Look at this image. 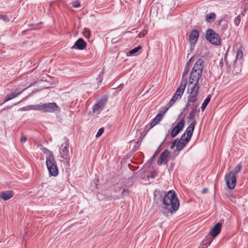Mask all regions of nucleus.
I'll return each mask as SVG.
<instances>
[{
    "instance_id": "f257e3e1",
    "label": "nucleus",
    "mask_w": 248,
    "mask_h": 248,
    "mask_svg": "<svg viewBox=\"0 0 248 248\" xmlns=\"http://www.w3.org/2000/svg\"><path fill=\"white\" fill-rule=\"evenodd\" d=\"M203 60L199 59L191 71L189 81L187 84V93L189 94L188 103H195L198 100L199 94V81L202 75L203 68Z\"/></svg>"
},
{
    "instance_id": "f03ea898",
    "label": "nucleus",
    "mask_w": 248,
    "mask_h": 248,
    "mask_svg": "<svg viewBox=\"0 0 248 248\" xmlns=\"http://www.w3.org/2000/svg\"><path fill=\"white\" fill-rule=\"evenodd\" d=\"M154 200L158 203L162 202L165 205L164 208L170 212L176 211L179 207V202L175 192L170 190L168 192L155 190L154 192Z\"/></svg>"
},
{
    "instance_id": "7ed1b4c3",
    "label": "nucleus",
    "mask_w": 248,
    "mask_h": 248,
    "mask_svg": "<svg viewBox=\"0 0 248 248\" xmlns=\"http://www.w3.org/2000/svg\"><path fill=\"white\" fill-rule=\"evenodd\" d=\"M38 109L49 113H53L56 111L60 112V107L54 102L39 105Z\"/></svg>"
},
{
    "instance_id": "20e7f679",
    "label": "nucleus",
    "mask_w": 248,
    "mask_h": 248,
    "mask_svg": "<svg viewBox=\"0 0 248 248\" xmlns=\"http://www.w3.org/2000/svg\"><path fill=\"white\" fill-rule=\"evenodd\" d=\"M206 39L214 45H219L220 44L219 35L212 29H208L206 31Z\"/></svg>"
},
{
    "instance_id": "39448f33",
    "label": "nucleus",
    "mask_w": 248,
    "mask_h": 248,
    "mask_svg": "<svg viewBox=\"0 0 248 248\" xmlns=\"http://www.w3.org/2000/svg\"><path fill=\"white\" fill-rule=\"evenodd\" d=\"M69 140L68 139H64V142L60 147L59 153L61 158L65 160H69L70 156L69 154Z\"/></svg>"
},
{
    "instance_id": "423d86ee",
    "label": "nucleus",
    "mask_w": 248,
    "mask_h": 248,
    "mask_svg": "<svg viewBox=\"0 0 248 248\" xmlns=\"http://www.w3.org/2000/svg\"><path fill=\"white\" fill-rule=\"evenodd\" d=\"M46 163L49 175L53 176H57L58 175V168L55 159L53 160H48L46 161Z\"/></svg>"
},
{
    "instance_id": "0eeeda50",
    "label": "nucleus",
    "mask_w": 248,
    "mask_h": 248,
    "mask_svg": "<svg viewBox=\"0 0 248 248\" xmlns=\"http://www.w3.org/2000/svg\"><path fill=\"white\" fill-rule=\"evenodd\" d=\"M225 181L228 188L233 189L236 183V175L233 174L232 172H229L225 176Z\"/></svg>"
},
{
    "instance_id": "6e6552de",
    "label": "nucleus",
    "mask_w": 248,
    "mask_h": 248,
    "mask_svg": "<svg viewBox=\"0 0 248 248\" xmlns=\"http://www.w3.org/2000/svg\"><path fill=\"white\" fill-rule=\"evenodd\" d=\"M185 124V121L183 119L178 122L177 124L174 126L170 132V136L171 138L175 137L183 129Z\"/></svg>"
},
{
    "instance_id": "1a4fd4ad",
    "label": "nucleus",
    "mask_w": 248,
    "mask_h": 248,
    "mask_svg": "<svg viewBox=\"0 0 248 248\" xmlns=\"http://www.w3.org/2000/svg\"><path fill=\"white\" fill-rule=\"evenodd\" d=\"M170 152L168 150H165L162 152L160 156L157 163L158 165L160 166L163 164H166L169 161V156L170 155Z\"/></svg>"
},
{
    "instance_id": "9d476101",
    "label": "nucleus",
    "mask_w": 248,
    "mask_h": 248,
    "mask_svg": "<svg viewBox=\"0 0 248 248\" xmlns=\"http://www.w3.org/2000/svg\"><path fill=\"white\" fill-rule=\"evenodd\" d=\"M199 37V31L197 30L191 31L189 35V43L190 45H195Z\"/></svg>"
},
{
    "instance_id": "9b49d317",
    "label": "nucleus",
    "mask_w": 248,
    "mask_h": 248,
    "mask_svg": "<svg viewBox=\"0 0 248 248\" xmlns=\"http://www.w3.org/2000/svg\"><path fill=\"white\" fill-rule=\"evenodd\" d=\"M163 114H161V113H158L150 123L149 125L146 126L145 129H146L147 131H149L150 129L158 124L159 122L163 119Z\"/></svg>"
},
{
    "instance_id": "f8f14e48",
    "label": "nucleus",
    "mask_w": 248,
    "mask_h": 248,
    "mask_svg": "<svg viewBox=\"0 0 248 248\" xmlns=\"http://www.w3.org/2000/svg\"><path fill=\"white\" fill-rule=\"evenodd\" d=\"M87 46L86 43L82 38L78 39L72 46V48H78L80 50L84 49Z\"/></svg>"
},
{
    "instance_id": "ddd939ff",
    "label": "nucleus",
    "mask_w": 248,
    "mask_h": 248,
    "mask_svg": "<svg viewBox=\"0 0 248 248\" xmlns=\"http://www.w3.org/2000/svg\"><path fill=\"white\" fill-rule=\"evenodd\" d=\"M221 225L220 223H217L210 231V235L214 237L217 236L221 231Z\"/></svg>"
},
{
    "instance_id": "4468645a",
    "label": "nucleus",
    "mask_w": 248,
    "mask_h": 248,
    "mask_svg": "<svg viewBox=\"0 0 248 248\" xmlns=\"http://www.w3.org/2000/svg\"><path fill=\"white\" fill-rule=\"evenodd\" d=\"M14 192L11 190L2 191L0 193V197L4 201H7L12 198Z\"/></svg>"
},
{
    "instance_id": "2eb2a0df",
    "label": "nucleus",
    "mask_w": 248,
    "mask_h": 248,
    "mask_svg": "<svg viewBox=\"0 0 248 248\" xmlns=\"http://www.w3.org/2000/svg\"><path fill=\"white\" fill-rule=\"evenodd\" d=\"M187 84V82L186 80H185L184 81L182 82L179 87L177 88L175 94H176V96H179V97L181 98L184 92L185 91V89L186 88V85Z\"/></svg>"
},
{
    "instance_id": "dca6fc26",
    "label": "nucleus",
    "mask_w": 248,
    "mask_h": 248,
    "mask_svg": "<svg viewBox=\"0 0 248 248\" xmlns=\"http://www.w3.org/2000/svg\"><path fill=\"white\" fill-rule=\"evenodd\" d=\"M105 103L102 101H99L93 107V111L94 112L99 113L104 108Z\"/></svg>"
},
{
    "instance_id": "f3484780",
    "label": "nucleus",
    "mask_w": 248,
    "mask_h": 248,
    "mask_svg": "<svg viewBox=\"0 0 248 248\" xmlns=\"http://www.w3.org/2000/svg\"><path fill=\"white\" fill-rule=\"evenodd\" d=\"M196 124V121H193L191 122V123L189 124V125L187 127L186 131L185 133H186V134L188 137L189 138H191L194 128H195V125Z\"/></svg>"
},
{
    "instance_id": "a211bd4d",
    "label": "nucleus",
    "mask_w": 248,
    "mask_h": 248,
    "mask_svg": "<svg viewBox=\"0 0 248 248\" xmlns=\"http://www.w3.org/2000/svg\"><path fill=\"white\" fill-rule=\"evenodd\" d=\"M42 151L45 154H46V161L48 160H53V159H54L52 152L45 147L42 149Z\"/></svg>"
},
{
    "instance_id": "6ab92c4d",
    "label": "nucleus",
    "mask_w": 248,
    "mask_h": 248,
    "mask_svg": "<svg viewBox=\"0 0 248 248\" xmlns=\"http://www.w3.org/2000/svg\"><path fill=\"white\" fill-rule=\"evenodd\" d=\"M19 95V93H16L14 91H12L11 93L7 94L2 103H4L11 99H13L16 97H17Z\"/></svg>"
},
{
    "instance_id": "aec40b11",
    "label": "nucleus",
    "mask_w": 248,
    "mask_h": 248,
    "mask_svg": "<svg viewBox=\"0 0 248 248\" xmlns=\"http://www.w3.org/2000/svg\"><path fill=\"white\" fill-rule=\"evenodd\" d=\"M198 111L197 106H195L192 108L191 111L189 112L188 115V119L193 122L194 120L195 115Z\"/></svg>"
},
{
    "instance_id": "412c9836",
    "label": "nucleus",
    "mask_w": 248,
    "mask_h": 248,
    "mask_svg": "<svg viewBox=\"0 0 248 248\" xmlns=\"http://www.w3.org/2000/svg\"><path fill=\"white\" fill-rule=\"evenodd\" d=\"M187 144V143L183 142V141L179 140L178 141H177L176 150L178 151H181L186 145Z\"/></svg>"
},
{
    "instance_id": "4be33fe9",
    "label": "nucleus",
    "mask_w": 248,
    "mask_h": 248,
    "mask_svg": "<svg viewBox=\"0 0 248 248\" xmlns=\"http://www.w3.org/2000/svg\"><path fill=\"white\" fill-rule=\"evenodd\" d=\"M216 16L214 13H210L206 16L205 20L208 22H211L215 20Z\"/></svg>"
},
{
    "instance_id": "5701e85b",
    "label": "nucleus",
    "mask_w": 248,
    "mask_h": 248,
    "mask_svg": "<svg viewBox=\"0 0 248 248\" xmlns=\"http://www.w3.org/2000/svg\"><path fill=\"white\" fill-rule=\"evenodd\" d=\"M168 138H170L169 137V134H167L165 137V138L164 139V140L162 142V143H161V144L160 145V146L158 147L157 149L156 150V151L155 152V153H154V155H153V157H155L159 154L160 150H161V146L162 144H163L168 140Z\"/></svg>"
},
{
    "instance_id": "b1692460",
    "label": "nucleus",
    "mask_w": 248,
    "mask_h": 248,
    "mask_svg": "<svg viewBox=\"0 0 248 248\" xmlns=\"http://www.w3.org/2000/svg\"><path fill=\"white\" fill-rule=\"evenodd\" d=\"M194 58L193 57L192 58H191L189 61L186 62V66H185V70L183 73V77H184L187 73H188V66L189 65L191 64V62L193 61V60L194 59Z\"/></svg>"
},
{
    "instance_id": "393cba45",
    "label": "nucleus",
    "mask_w": 248,
    "mask_h": 248,
    "mask_svg": "<svg viewBox=\"0 0 248 248\" xmlns=\"http://www.w3.org/2000/svg\"><path fill=\"white\" fill-rule=\"evenodd\" d=\"M243 57L242 47H240L237 49L235 61L237 60H241Z\"/></svg>"
},
{
    "instance_id": "a878e982",
    "label": "nucleus",
    "mask_w": 248,
    "mask_h": 248,
    "mask_svg": "<svg viewBox=\"0 0 248 248\" xmlns=\"http://www.w3.org/2000/svg\"><path fill=\"white\" fill-rule=\"evenodd\" d=\"M211 100V96L210 95H208L207 98L204 100L203 103L202 105L201 109L202 111L204 110L206 107H207V105L209 103L210 101Z\"/></svg>"
},
{
    "instance_id": "bb28decb",
    "label": "nucleus",
    "mask_w": 248,
    "mask_h": 248,
    "mask_svg": "<svg viewBox=\"0 0 248 248\" xmlns=\"http://www.w3.org/2000/svg\"><path fill=\"white\" fill-rule=\"evenodd\" d=\"M242 167L241 165V163H240L236 166H235L234 170L232 171H231L230 172H232L233 174L236 175L237 173L240 171V170L242 169Z\"/></svg>"
},
{
    "instance_id": "cd10ccee",
    "label": "nucleus",
    "mask_w": 248,
    "mask_h": 248,
    "mask_svg": "<svg viewBox=\"0 0 248 248\" xmlns=\"http://www.w3.org/2000/svg\"><path fill=\"white\" fill-rule=\"evenodd\" d=\"M141 49V46H138L135 47L134 48L128 52V55H135L136 53H137L139 50Z\"/></svg>"
},
{
    "instance_id": "c85d7f7f",
    "label": "nucleus",
    "mask_w": 248,
    "mask_h": 248,
    "mask_svg": "<svg viewBox=\"0 0 248 248\" xmlns=\"http://www.w3.org/2000/svg\"><path fill=\"white\" fill-rule=\"evenodd\" d=\"M181 99L180 97H179L178 96H176V94H174L171 99L169 102V107H171L174 103L178 99Z\"/></svg>"
},
{
    "instance_id": "c756f323",
    "label": "nucleus",
    "mask_w": 248,
    "mask_h": 248,
    "mask_svg": "<svg viewBox=\"0 0 248 248\" xmlns=\"http://www.w3.org/2000/svg\"><path fill=\"white\" fill-rule=\"evenodd\" d=\"M191 138H189L187 137L186 134V133H184L182 136L179 140L183 141V142H185L186 143H187L189 141Z\"/></svg>"
},
{
    "instance_id": "7c9ffc66",
    "label": "nucleus",
    "mask_w": 248,
    "mask_h": 248,
    "mask_svg": "<svg viewBox=\"0 0 248 248\" xmlns=\"http://www.w3.org/2000/svg\"><path fill=\"white\" fill-rule=\"evenodd\" d=\"M26 89V88H22L21 87V85H18L17 86H16L15 89L14 91L16 93H19V95L21 93Z\"/></svg>"
},
{
    "instance_id": "2f4dec72",
    "label": "nucleus",
    "mask_w": 248,
    "mask_h": 248,
    "mask_svg": "<svg viewBox=\"0 0 248 248\" xmlns=\"http://www.w3.org/2000/svg\"><path fill=\"white\" fill-rule=\"evenodd\" d=\"M90 30L89 29L85 28L83 31V35L86 38H89L90 36Z\"/></svg>"
},
{
    "instance_id": "473e14b6",
    "label": "nucleus",
    "mask_w": 248,
    "mask_h": 248,
    "mask_svg": "<svg viewBox=\"0 0 248 248\" xmlns=\"http://www.w3.org/2000/svg\"><path fill=\"white\" fill-rule=\"evenodd\" d=\"M129 191L127 189H125L124 188L122 192L121 193L122 198H124L125 196H127L129 195Z\"/></svg>"
},
{
    "instance_id": "72a5a7b5",
    "label": "nucleus",
    "mask_w": 248,
    "mask_h": 248,
    "mask_svg": "<svg viewBox=\"0 0 248 248\" xmlns=\"http://www.w3.org/2000/svg\"><path fill=\"white\" fill-rule=\"evenodd\" d=\"M240 21H241V17H240V15H238L237 16H236L235 19H234V24L238 26L240 23Z\"/></svg>"
},
{
    "instance_id": "f704fd0d",
    "label": "nucleus",
    "mask_w": 248,
    "mask_h": 248,
    "mask_svg": "<svg viewBox=\"0 0 248 248\" xmlns=\"http://www.w3.org/2000/svg\"><path fill=\"white\" fill-rule=\"evenodd\" d=\"M104 130V129L103 128H100L98 130L97 134H96V138L99 137L102 134V133H103Z\"/></svg>"
},
{
    "instance_id": "c9c22d12",
    "label": "nucleus",
    "mask_w": 248,
    "mask_h": 248,
    "mask_svg": "<svg viewBox=\"0 0 248 248\" xmlns=\"http://www.w3.org/2000/svg\"><path fill=\"white\" fill-rule=\"evenodd\" d=\"M0 19L4 21H9V19L6 15L0 14Z\"/></svg>"
},
{
    "instance_id": "e433bc0d",
    "label": "nucleus",
    "mask_w": 248,
    "mask_h": 248,
    "mask_svg": "<svg viewBox=\"0 0 248 248\" xmlns=\"http://www.w3.org/2000/svg\"><path fill=\"white\" fill-rule=\"evenodd\" d=\"M80 2L78 1H75L73 4V6L75 8H78L80 6Z\"/></svg>"
},
{
    "instance_id": "4c0bfd02",
    "label": "nucleus",
    "mask_w": 248,
    "mask_h": 248,
    "mask_svg": "<svg viewBox=\"0 0 248 248\" xmlns=\"http://www.w3.org/2000/svg\"><path fill=\"white\" fill-rule=\"evenodd\" d=\"M170 107H169V103L168 104V106L164 108L163 110H162L161 112V114H164L169 109V108H170Z\"/></svg>"
},
{
    "instance_id": "58836bf2",
    "label": "nucleus",
    "mask_w": 248,
    "mask_h": 248,
    "mask_svg": "<svg viewBox=\"0 0 248 248\" xmlns=\"http://www.w3.org/2000/svg\"><path fill=\"white\" fill-rule=\"evenodd\" d=\"M178 141V140L177 139H176L175 140H174L172 143V144L170 146V148L171 149H173L175 146L176 147V144H177V141Z\"/></svg>"
},
{
    "instance_id": "ea45409f",
    "label": "nucleus",
    "mask_w": 248,
    "mask_h": 248,
    "mask_svg": "<svg viewBox=\"0 0 248 248\" xmlns=\"http://www.w3.org/2000/svg\"><path fill=\"white\" fill-rule=\"evenodd\" d=\"M20 140L22 142H25L27 140L26 137L24 136H22Z\"/></svg>"
},
{
    "instance_id": "a19ab883",
    "label": "nucleus",
    "mask_w": 248,
    "mask_h": 248,
    "mask_svg": "<svg viewBox=\"0 0 248 248\" xmlns=\"http://www.w3.org/2000/svg\"><path fill=\"white\" fill-rule=\"evenodd\" d=\"M146 33L144 32H140L138 34V37H144Z\"/></svg>"
},
{
    "instance_id": "79ce46f5",
    "label": "nucleus",
    "mask_w": 248,
    "mask_h": 248,
    "mask_svg": "<svg viewBox=\"0 0 248 248\" xmlns=\"http://www.w3.org/2000/svg\"><path fill=\"white\" fill-rule=\"evenodd\" d=\"M119 40V39L116 38H113L111 40V42L112 43H115L116 42H117Z\"/></svg>"
},
{
    "instance_id": "37998d69",
    "label": "nucleus",
    "mask_w": 248,
    "mask_h": 248,
    "mask_svg": "<svg viewBox=\"0 0 248 248\" xmlns=\"http://www.w3.org/2000/svg\"><path fill=\"white\" fill-rule=\"evenodd\" d=\"M155 158V157H153V156H152V157L150 159H149V160H148V162H149L150 164L152 163V162L153 161V160H154V158Z\"/></svg>"
},
{
    "instance_id": "c03bdc74",
    "label": "nucleus",
    "mask_w": 248,
    "mask_h": 248,
    "mask_svg": "<svg viewBox=\"0 0 248 248\" xmlns=\"http://www.w3.org/2000/svg\"><path fill=\"white\" fill-rule=\"evenodd\" d=\"M207 191V189L206 188H204L202 190V193L204 194V193H206Z\"/></svg>"
},
{
    "instance_id": "a18cd8bd",
    "label": "nucleus",
    "mask_w": 248,
    "mask_h": 248,
    "mask_svg": "<svg viewBox=\"0 0 248 248\" xmlns=\"http://www.w3.org/2000/svg\"><path fill=\"white\" fill-rule=\"evenodd\" d=\"M99 80L98 81V82H101L102 80V79H103L102 77L101 76H99Z\"/></svg>"
},
{
    "instance_id": "49530a36",
    "label": "nucleus",
    "mask_w": 248,
    "mask_h": 248,
    "mask_svg": "<svg viewBox=\"0 0 248 248\" xmlns=\"http://www.w3.org/2000/svg\"><path fill=\"white\" fill-rule=\"evenodd\" d=\"M219 64H220V65H223V59H222L220 61Z\"/></svg>"
},
{
    "instance_id": "de8ad7c7",
    "label": "nucleus",
    "mask_w": 248,
    "mask_h": 248,
    "mask_svg": "<svg viewBox=\"0 0 248 248\" xmlns=\"http://www.w3.org/2000/svg\"><path fill=\"white\" fill-rule=\"evenodd\" d=\"M241 71V70L240 69V70H238L237 71H236V73H238L239 72V71Z\"/></svg>"
}]
</instances>
